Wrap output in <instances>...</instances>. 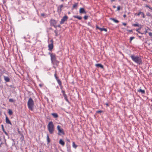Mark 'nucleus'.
I'll return each instance as SVG.
<instances>
[{"label":"nucleus","instance_id":"f257e3e1","mask_svg":"<svg viewBox=\"0 0 152 152\" xmlns=\"http://www.w3.org/2000/svg\"><path fill=\"white\" fill-rule=\"evenodd\" d=\"M130 57L132 60L137 64L139 65L142 64V61L140 57L138 56H135L133 55H131Z\"/></svg>","mask_w":152,"mask_h":152},{"label":"nucleus","instance_id":"f03ea898","mask_svg":"<svg viewBox=\"0 0 152 152\" xmlns=\"http://www.w3.org/2000/svg\"><path fill=\"white\" fill-rule=\"evenodd\" d=\"M47 128L50 134H53L55 130V127L52 121H50L48 126Z\"/></svg>","mask_w":152,"mask_h":152},{"label":"nucleus","instance_id":"7ed1b4c3","mask_svg":"<svg viewBox=\"0 0 152 152\" xmlns=\"http://www.w3.org/2000/svg\"><path fill=\"white\" fill-rule=\"evenodd\" d=\"M34 104V102L32 99L31 98H29L27 102V106L28 109L31 111H33Z\"/></svg>","mask_w":152,"mask_h":152},{"label":"nucleus","instance_id":"20e7f679","mask_svg":"<svg viewBox=\"0 0 152 152\" xmlns=\"http://www.w3.org/2000/svg\"><path fill=\"white\" fill-rule=\"evenodd\" d=\"M54 76L58 84L60 86L61 89V90H62L63 86L62 85V83L61 80L58 79V77L57 76L56 71L55 73L54 74Z\"/></svg>","mask_w":152,"mask_h":152},{"label":"nucleus","instance_id":"39448f33","mask_svg":"<svg viewBox=\"0 0 152 152\" xmlns=\"http://www.w3.org/2000/svg\"><path fill=\"white\" fill-rule=\"evenodd\" d=\"M50 23L51 26H53L55 28H57V21L56 20L54 19H51L50 21Z\"/></svg>","mask_w":152,"mask_h":152},{"label":"nucleus","instance_id":"423d86ee","mask_svg":"<svg viewBox=\"0 0 152 152\" xmlns=\"http://www.w3.org/2000/svg\"><path fill=\"white\" fill-rule=\"evenodd\" d=\"M50 42L51 43L48 45V50L51 51L53 48V39H51Z\"/></svg>","mask_w":152,"mask_h":152},{"label":"nucleus","instance_id":"0eeeda50","mask_svg":"<svg viewBox=\"0 0 152 152\" xmlns=\"http://www.w3.org/2000/svg\"><path fill=\"white\" fill-rule=\"evenodd\" d=\"M48 54L50 55L51 61L56 59V55L55 54L53 53H49Z\"/></svg>","mask_w":152,"mask_h":152},{"label":"nucleus","instance_id":"6e6552de","mask_svg":"<svg viewBox=\"0 0 152 152\" xmlns=\"http://www.w3.org/2000/svg\"><path fill=\"white\" fill-rule=\"evenodd\" d=\"M57 129L58 132V134L59 135V133H61L63 134H64V132L62 129L61 128V127L59 125L57 126Z\"/></svg>","mask_w":152,"mask_h":152},{"label":"nucleus","instance_id":"1a4fd4ad","mask_svg":"<svg viewBox=\"0 0 152 152\" xmlns=\"http://www.w3.org/2000/svg\"><path fill=\"white\" fill-rule=\"evenodd\" d=\"M68 18V17L67 16L65 15L61 19L60 23L61 24H63L64 22L67 20Z\"/></svg>","mask_w":152,"mask_h":152},{"label":"nucleus","instance_id":"9d476101","mask_svg":"<svg viewBox=\"0 0 152 152\" xmlns=\"http://www.w3.org/2000/svg\"><path fill=\"white\" fill-rule=\"evenodd\" d=\"M6 122L7 124H10L11 125H12V124L11 121L7 116L6 117Z\"/></svg>","mask_w":152,"mask_h":152},{"label":"nucleus","instance_id":"9b49d317","mask_svg":"<svg viewBox=\"0 0 152 152\" xmlns=\"http://www.w3.org/2000/svg\"><path fill=\"white\" fill-rule=\"evenodd\" d=\"M51 62L53 64H55L57 66L58 65L59 63V61L57 60L56 59L53 61H51Z\"/></svg>","mask_w":152,"mask_h":152},{"label":"nucleus","instance_id":"f8f14e48","mask_svg":"<svg viewBox=\"0 0 152 152\" xmlns=\"http://www.w3.org/2000/svg\"><path fill=\"white\" fill-rule=\"evenodd\" d=\"M59 143L62 146H64L65 145L64 142L61 139H60L59 141Z\"/></svg>","mask_w":152,"mask_h":152},{"label":"nucleus","instance_id":"ddd939ff","mask_svg":"<svg viewBox=\"0 0 152 152\" xmlns=\"http://www.w3.org/2000/svg\"><path fill=\"white\" fill-rule=\"evenodd\" d=\"M80 13L81 14L83 13H86V12H85L84 9L83 8H80Z\"/></svg>","mask_w":152,"mask_h":152},{"label":"nucleus","instance_id":"4468645a","mask_svg":"<svg viewBox=\"0 0 152 152\" xmlns=\"http://www.w3.org/2000/svg\"><path fill=\"white\" fill-rule=\"evenodd\" d=\"M95 66L97 67H100L102 69L104 68L103 65L101 64H96L95 65Z\"/></svg>","mask_w":152,"mask_h":152},{"label":"nucleus","instance_id":"2eb2a0df","mask_svg":"<svg viewBox=\"0 0 152 152\" xmlns=\"http://www.w3.org/2000/svg\"><path fill=\"white\" fill-rule=\"evenodd\" d=\"M4 78L5 81L6 82H9L10 81V79L8 77L4 76Z\"/></svg>","mask_w":152,"mask_h":152},{"label":"nucleus","instance_id":"dca6fc26","mask_svg":"<svg viewBox=\"0 0 152 152\" xmlns=\"http://www.w3.org/2000/svg\"><path fill=\"white\" fill-rule=\"evenodd\" d=\"M137 91L139 92H140L142 94L145 93V91L144 90H142L141 89H139Z\"/></svg>","mask_w":152,"mask_h":152},{"label":"nucleus","instance_id":"f3484780","mask_svg":"<svg viewBox=\"0 0 152 152\" xmlns=\"http://www.w3.org/2000/svg\"><path fill=\"white\" fill-rule=\"evenodd\" d=\"M63 4H61L58 7V10L60 12H61L62 10V8L63 7Z\"/></svg>","mask_w":152,"mask_h":152},{"label":"nucleus","instance_id":"a211bd4d","mask_svg":"<svg viewBox=\"0 0 152 152\" xmlns=\"http://www.w3.org/2000/svg\"><path fill=\"white\" fill-rule=\"evenodd\" d=\"M51 115L55 118H57L58 117V115L56 113H52Z\"/></svg>","mask_w":152,"mask_h":152},{"label":"nucleus","instance_id":"6ab92c4d","mask_svg":"<svg viewBox=\"0 0 152 152\" xmlns=\"http://www.w3.org/2000/svg\"><path fill=\"white\" fill-rule=\"evenodd\" d=\"M73 17L74 18H77L80 20H81L82 18L81 17L79 16H78L75 15V16H73Z\"/></svg>","mask_w":152,"mask_h":152},{"label":"nucleus","instance_id":"aec40b11","mask_svg":"<svg viewBox=\"0 0 152 152\" xmlns=\"http://www.w3.org/2000/svg\"><path fill=\"white\" fill-rule=\"evenodd\" d=\"M63 96H64V99L66 100V101L67 102H69V100H68V99H67V96L66 95V94H65V95H63Z\"/></svg>","mask_w":152,"mask_h":152},{"label":"nucleus","instance_id":"412c9836","mask_svg":"<svg viewBox=\"0 0 152 152\" xmlns=\"http://www.w3.org/2000/svg\"><path fill=\"white\" fill-rule=\"evenodd\" d=\"M47 140L48 142V144H49L50 142V140L48 134H47Z\"/></svg>","mask_w":152,"mask_h":152},{"label":"nucleus","instance_id":"4be33fe9","mask_svg":"<svg viewBox=\"0 0 152 152\" xmlns=\"http://www.w3.org/2000/svg\"><path fill=\"white\" fill-rule=\"evenodd\" d=\"M98 29H99L101 31H107V30L106 28H98Z\"/></svg>","mask_w":152,"mask_h":152},{"label":"nucleus","instance_id":"5701e85b","mask_svg":"<svg viewBox=\"0 0 152 152\" xmlns=\"http://www.w3.org/2000/svg\"><path fill=\"white\" fill-rule=\"evenodd\" d=\"M8 113L10 115H11L13 114L12 111L11 109L8 110Z\"/></svg>","mask_w":152,"mask_h":152},{"label":"nucleus","instance_id":"b1692460","mask_svg":"<svg viewBox=\"0 0 152 152\" xmlns=\"http://www.w3.org/2000/svg\"><path fill=\"white\" fill-rule=\"evenodd\" d=\"M110 19L111 20H113L114 22H115L116 23H118L119 22V21L118 20H116V19H115L114 18H111Z\"/></svg>","mask_w":152,"mask_h":152},{"label":"nucleus","instance_id":"393cba45","mask_svg":"<svg viewBox=\"0 0 152 152\" xmlns=\"http://www.w3.org/2000/svg\"><path fill=\"white\" fill-rule=\"evenodd\" d=\"M72 147L75 149H76L77 147V145L75 144V143L74 142H72Z\"/></svg>","mask_w":152,"mask_h":152},{"label":"nucleus","instance_id":"a878e982","mask_svg":"<svg viewBox=\"0 0 152 152\" xmlns=\"http://www.w3.org/2000/svg\"><path fill=\"white\" fill-rule=\"evenodd\" d=\"M140 14L142 15L143 18H145V14L143 12H140Z\"/></svg>","mask_w":152,"mask_h":152},{"label":"nucleus","instance_id":"bb28decb","mask_svg":"<svg viewBox=\"0 0 152 152\" xmlns=\"http://www.w3.org/2000/svg\"><path fill=\"white\" fill-rule=\"evenodd\" d=\"M132 26H137L139 27L140 26L138 24H132Z\"/></svg>","mask_w":152,"mask_h":152},{"label":"nucleus","instance_id":"cd10ccee","mask_svg":"<svg viewBox=\"0 0 152 152\" xmlns=\"http://www.w3.org/2000/svg\"><path fill=\"white\" fill-rule=\"evenodd\" d=\"M140 15V12L138 13H136L134 14V15H137L138 16H139Z\"/></svg>","mask_w":152,"mask_h":152},{"label":"nucleus","instance_id":"c85d7f7f","mask_svg":"<svg viewBox=\"0 0 152 152\" xmlns=\"http://www.w3.org/2000/svg\"><path fill=\"white\" fill-rule=\"evenodd\" d=\"M134 38V37H131L130 38V42L131 43L132 41Z\"/></svg>","mask_w":152,"mask_h":152},{"label":"nucleus","instance_id":"c756f323","mask_svg":"<svg viewBox=\"0 0 152 152\" xmlns=\"http://www.w3.org/2000/svg\"><path fill=\"white\" fill-rule=\"evenodd\" d=\"M140 28H141V27L140 28H138L136 30V31L138 33H139L140 34H142V33H140V31H139V30H140Z\"/></svg>","mask_w":152,"mask_h":152},{"label":"nucleus","instance_id":"7c9ffc66","mask_svg":"<svg viewBox=\"0 0 152 152\" xmlns=\"http://www.w3.org/2000/svg\"><path fill=\"white\" fill-rule=\"evenodd\" d=\"M77 4H74L73 6V8L74 9V8H75L76 7H77Z\"/></svg>","mask_w":152,"mask_h":152},{"label":"nucleus","instance_id":"2f4dec72","mask_svg":"<svg viewBox=\"0 0 152 152\" xmlns=\"http://www.w3.org/2000/svg\"><path fill=\"white\" fill-rule=\"evenodd\" d=\"M9 101L10 102H14V100L12 99H10L9 100Z\"/></svg>","mask_w":152,"mask_h":152},{"label":"nucleus","instance_id":"473e14b6","mask_svg":"<svg viewBox=\"0 0 152 152\" xmlns=\"http://www.w3.org/2000/svg\"><path fill=\"white\" fill-rule=\"evenodd\" d=\"M88 18V16H87V15H85L84 17V18L85 19V20H87Z\"/></svg>","mask_w":152,"mask_h":152},{"label":"nucleus","instance_id":"72a5a7b5","mask_svg":"<svg viewBox=\"0 0 152 152\" xmlns=\"http://www.w3.org/2000/svg\"><path fill=\"white\" fill-rule=\"evenodd\" d=\"M55 34V36H58V32L56 30H55L54 31Z\"/></svg>","mask_w":152,"mask_h":152},{"label":"nucleus","instance_id":"f704fd0d","mask_svg":"<svg viewBox=\"0 0 152 152\" xmlns=\"http://www.w3.org/2000/svg\"><path fill=\"white\" fill-rule=\"evenodd\" d=\"M102 112V111L101 110H99L96 111V113H100Z\"/></svg>","mask_w":152,"mask_h":152},{"label":"nucleus","instance_id":"c9c22d12","mask_svg":"<svg viewBox=\"0 0 152 152\" xmlns=\"http://www.w3.org/2000/svg\"><path fill=\"white\" fill-rule=\"evenodd\" d=\"M45 15L44 13L41 14V16L43 17H45Z\"/></svg>","mask_w":152,"mask_h":152},{"label":"nucleus","instance_id":"e433bc0d","mask_svg":"<svg viewBox=\"0 0 152 152\" xmlns=\"http://www.w3.org/2000/svg\"><path fill=\"white\" fill-rule=\"evenodd\" d=\"M61 92H62V94H63V95L66 94H65V91H64L63 90H62Z\"/></svg>","mask_w":152,"mask_h":152},{"label":"nucleus","instance_id":"4c0bfd02","mask_svg":"<svg viewBox=\"0 0 152 152\" xmlns=\"http://www.w3.org/2000/svg\"><path fill=\"white\" fill-rule=\"evenodd\" d=\"M120 9V6H118V7L117 8V10L118 11H119Z\"/></svg>","mask_w":152,"mask_h":152},{"label":"nucleus","instance_id":"58836bf2","mask_svg":"<svg viewBox=\"0 0 152 152\" xmlns=\"http://www.w3.org/2000/svg\"><path fill=\"white\" fill-rule=\"evenodd\" d=\"M127 31L129 32H132V30H128Z\"/></svg>","mask_w":152,"mask_h":152},{"label":"nucleus","instance_id":"ea45409f","mask_svg":"<svg viewBox=\"0 0 152 152\" xmlns=\"http://www.w3.org/2000/svg\"><path fill=\"white\" fill-rule=\"evenodd\" d=\"M149 36H152V33L151 32H149Z\"/></svg>","mask_w":152,"mask_h":152},{"label":"nucleus","instance_id":"a19ab883","mask_svg":"<svg viewBox=\"0 0 152 152\" xmlns=\"http://www.w3.org/2000/svg\"><path fill=\"white\" fill-rule=\"evenodd\" d=\"M122 24L124 26H126V23H122Z\"/></svg>","mask_w":152,"mask_h":152},{"label":"nucleus","instance_id":"79ce46f5","mask_svg":"<svg viewBox=\"0 0 152 152\" xmlns=\"http://www.w3.org/2000/svg\"><path fill=\"white\" fill-rule=\"evenodd\" d=\"M1 127L3 130H4V127L3 125H1Z\"/></svg>","mask_w":152,"mask_h":152},{"label":"nucleus","instance_id":"37998d69","mask_svg":"<svg viewBox=\"0 0 152 152\" xmlns=\"http://www.w3.org/2000/svg\"><path fill=\"white\" fill-rule=\"evenodd\" d=\"M148 8L151 9V10H152V7H150L149 6V7H148Z\"/></svg>","mask_w":152,"mask_h":152},{"label":"nucleus","instance_id":"c03bdc74","mask_svg":"<svg viewBox=\"0 0 152 152\" xmlns=\"http://www.w3.org/2000/svg\"><path fill=\"white\" fill-rule=\"evenodd\" d=\"M148 8L151 9V10H152V7H150L149 6V7H148Z\"/></svg>","mask_w":152,"mask_h":152},{"label":"nucleus","instance_id":"a18cd8bd","mask_svg":"<svg viewBox=\"0 0 152 152\" xmlns=\"http://www.w3.org/2000/svg\"><path fill=\"white\" fill-rule=\"evenodd\" d=\"M39 86L40 87H42V84H39Z\"/></svg>","mask_w":152,"mask_h":152},{"label":"nucleus","instance_id":"49530a36","mask_svg":"<svg viewBox=\"0 0 152 152\" xmlns=\"http://www.w3.org/2000/svg\"><path fill=\"white\" fill-rule=\"evenodd\" d=\"M147 15L148 16H150V14L149 13H148L147 14Z\"/></svg>","mask_w":152,"mask_h":152},{"label":"nucleus","instance_id":"de8ad7c7","mask_svg":"<svg viewBox=\"0 0 152 152\" xmlns=\"http://www.w3.org/2000/svg\"><path fill=\"white\" fill-rule=\"evenodd\" d=\"M123 17H124V18H126V15L125 14H124V15H123Z\"/></svg>","mask_w":152,"mask_h":152},{"label":"nucleus","instance_id":"09e8293b","mask_svg":"<svg viewBox=\"0 0 152 152\" xmlns=\"http://www.w3.org/2000/svg\"><path fill=\"white\" fill-rule=\"evenodd\" d=\"M106 105L107 106H109L108 104V103H106Z\"/></svg>","mask_w":152,"mask_h":152},{"label":"nucleus","instance_id":"8fccbe9b","mask_svg":"<svg viewBox=\"0 0 152 152\" xmlns=\"http://www.w3.org/2000/svg\"><path fill=\"white\" fill-rule=\"evenodd\" d=\"M67 141L68 142H70V140L69 139H67Z\"/></svg>","mask_w":152,"mask_h":152},{"label":"nucleus","instance_id":"3c124183","mask_svg":"<svg viewBox=\"0 0 152 152\" xmlns=\"http://www.w3.org/2000/svg\"><path fill=\"white\" fill-rule=\"evenodd\" d=\"M149 6H148V5H146L145 6V7H148H148H149Z\"/></svg>","mask_w":152,"mask_h":152},{"label":"nucleus","instance_id":"603ef678","mask_svg":"<svg viewBox=\"0 0 152 152\" xmlns=\"http://www.w3.org/2000/svg\"><path fill=\"white\" fill-rule=\"evenodd\" d=\"M96 28L97 29H98V28H99V27H98V26H96Z\"/></svg>","mask_w":152,"mask_h":152},{"label":"nucleus","instance_id":"864d4df0","mask_svg":"<svg viewBox=\"0 0 152 152\" xmlns=\"http://www.w3.org/2000/svg\"><path fill=\"white\" fill-rule=\"evenodd\" d=\"M111 0V1L112 2H113V1H115V0Z\"/></svg>","mask_w":152,"mask_h":152},{"label":"nucleus","instance_id":"5fc2aeb1","mask_svg":"<svg viewBox=\"0 0 152 152\" xmlns=\"http://www.w3.org/2000/svg\"><path fill=\"white\" fill-rule=\"evenodd\" d=\"M113 7L114 8H115V6H113Z\"/></svg>","mask_w":152,"mask_h":152},{"label":"nucleus","instance_id":"6e6d98bb","mask_svg":"<svg viewBox=\"0 0 152 152\" xmlns=\"http://www.w3.org/2000/svg\"><path fill=\"white\" fill-rule=\"evenodd\" d=\"M58 26V27H60V25H59Z\"/></svg>","mask_w":152,"mask_h":152},{"label":"nucleus","instance_id":"4d7b16f0","mask_svg":"<svg viewBox=\"0 0 152 152\" xmlns=\"http://www.w3.org/2000/svg\"><path fill=\"white\" fill-rule=\"evenodd\" d=\"M61 1H64V0H61Z\"/></svg>","mask_w":152,"mask_h":152},{"label":"nucleus","instance_id":"13d9d810","mask_svg":"<svg viewBox=\"0 0 152 152\" xmlns=\"http://www.w3.org/2000/svg\"><path fill=\"white\" fill-rule=\"evenodd\" d=\"M39 152H42L41 151H40Z\"/></svg>","mask_w":152,"mask_h":152},{"label":"nucleus","instance_id":"bf43d9fd","mask_svg":"<svg viewBox=\"0 0 152 152\" xmlns=\"http://www.w3.org/2000/svg\"><path fill=\"white\" fill-rule=\"evenodd\" d=\"M147 31H145L146 33H147Z\"/></svg>","mask_w":152,"mask_h":152},{"label":"nucleus","instance_id":"052dcab7","mask_svg":"<svg viewBox=\"0 0 152 152\" xmlns=\"http://www.w3.org/2000/svg\"><path fill=\"white\" fill-rule=\"evenodd\" d=\"M147 31H145L146 33H147Z\"/></svg>","mask_w":152,"mask_h":152},{"label":"nucleus","instance_id":"680f3d73","mask_svg":"<svg viewBox=\"0 0 152 152\" xmlns=\"http://www.w3.org/2000/svg\"><path fill=\"white\" fill-rule=\"evenodd\" d=\"M147 31H145L146 33H147Z\"/></svg>","mask_w":152,"mask_h":152},{"label":"nucleus","instance_id":"e2e57ef3","mask_svg":"<svg viewBox=\"0 0 152 152\" xmlns=\"http://www.w3.org/2000/svg\"><path fill=\"white\" fill-rule=\"evenodd\" d=\"M1 145L0 144V147H1Z\"/></svg>","mask_w":152,"mask_h":152},{"label":"nucleus","instance_id":"0e129e2a","mask_svg":"<svg viewBox=\"0 0 152 152\" xmlns=\"http://www.w3.org/2000/svg\"><path fill=\"white\" fill-rule=\"evenodd\" d=\"M151 52H152V50L151 51Z\"/></svg>","mask_w":152,"mask_h":152}]
</instances>
